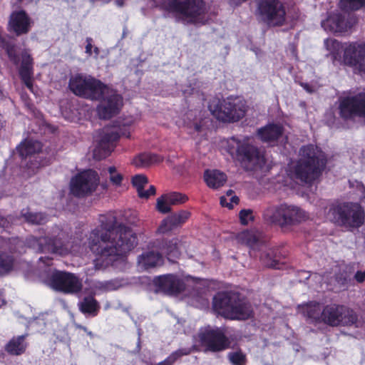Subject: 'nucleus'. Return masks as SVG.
Here are the masks:
<instances>
[{
    "label": "nucleus",
    "instance_id": "nucleus-1",
    "mask_svg": "<svg viewBox=\"0 0 365 365\" xmlns=\"http://www.w3.org/2000/svg\"><path fill=\"white\" fill-rule=\"evenodd\" d=\"M100 228L93 230L89 237V247L96 255L93 260L96 269L109 265L118 269L125 268V254L137 245V237L130 229L108 213L99 217Z\"/></svg>",
    "mask_w": 365,
    "mask_h": 365
},
{
    "label": "nucleus",
    "instance_id": "nucleus-2",
    "mask_svg": "<svg viewBox=\"0 0 365 365\" xmlns=\"http://www.w3.org/2000/svg\"><path fill=\"white\" fill-rule=\"evenodd\" d=\"M68 87L78 96L101 100L98 106V113L101 118H112L118 113L123 106V98L120 94L90 76L76 74L71 76Z\"/></svg>",
    "mask_w": 365,
    "mask_h": 365
},
{
    "label": "nucleus",
    "instance_id": "nucleus-3",
    "mask_svg": "<svg viewBox=\"0 0 365 365\" xmlns=\"http://www.w3.org/2000/svg\"><path fill=\"white\" fill-rule=\"evenodd\" d=\"M302 312L312 323H321L331 326H354L358 327L360 322L356 313L351 309L337 304L322 307L317 302H309L302 307Z\"/></svg>",
    "mask_w": 365,
    "mask_h": 365
},
{
    "label": "nucleus",
    "instance_id": "nucleus-4",
    "mask_svg": "<svg viewBox=\"0 0 365 365\" xmlns=\"http://www.w3.org/2000/svg\"><path fill=\"white\" fill-rule=\"evenodd\" d=\"M292 178L298 183H311L319 177L326 165L324 153L314 145L302 146Z\"/></svg>",
    "mask_w": 365,
    "mask_h": 365
},
{
    "label": "nucleus",
    "instance_id": "nucleus-5",
    "mask_svg": "<svg viewBox=\"0 0 365 365\" xmlns=\"http://www.w3.org/2000/svg\"><path fill=\"white\" fill-rule=\"evenodd\" d=\"M213 309L231 319L245 320L252 316L251 304L237 293L219 292L213 297Z\"/></svg>",
    "mask_w": 365,
    "mask_h": 365
},
{
    "label": "nucleus",
    "instance_id": "nucleus-6",
    "mask_svg": "<svg viewBox=\"0 0 365 365\" xmlns=\"http://www.w3.org/2000/svg\"><path fill=\"white\" fill-rule=\"evenodd\" d=\"M155 6L173 13L186 23H199L202 20L205 7L202 0H153Z\"/></svg>",
    "mask_w": 365,
    "mask_h": 365
},
{
    "label": "nucleus",
    "instance_id": "nucleus-7",
    "mask_svg": "<svg viewBox=\"0 0 365 365\" xmlns=\"http://www.w3.org/2000/svg\"><path fill=\"white\" fill-rule=\"evenodd\" d=\"M228 145L236 148L237 160L245 170L255 172L264 168L266 164L264 152L250 138L232 137L228 140Z\"/></svg>",
    "mask_w": 365,
    "mask_h": 365
},
{
    "label": "nucleus",
    "instance_id": "nucleus-8",
    "mask_svg": "<svg viewBox=\"0 0 365 365\" xmlns=\"http://www.w3.org/2000/svg\"><path fill=\"white\" fill-rule=\"evenodd\" d=\"M26 245L34 250L58 255H66L73 250L68 235L58 227H55L48 236L36 237L31 236L26 239Z\"/></svg>",
    "mask_w": 365,
    "mask_h": 365
},
{
    "label": "nucleus",
    "instance_id": "nucleus-9",
    "mask_svg": "<svg viewBox=\"0 0 365 365\" xmlns=\"http://www.w3.org/2000/svg\"><path fill=\"white\" fill-rule=\"evenodd\" d=\"M327 220L346 228H356L364 222V212L357 203L331 204L326 213Z\"/></svg>",
    "mask_w": 365,
    "mask_h": 365
},
{
    "label": "nucleus",
    "instance_id": "nucleus-10",
    "mask_svg": "<svg viewBox=\"0 0 365 365\" xmlns=\"http://www.w3.org/2000/svg\"><path fill=\"white\" fill-rule=\"evenodd\" d=\"M40 277L49 287L64 294H76L83 288L82 279L71 272L46 268Z\"/></svg>",
    "mask_w": 365,
    "mask_h": 365
},
{
    "label": "nucleus",
    "instance_id": "nucleus-11",
    "mask_svg": "<svg viewBox=\"0 0 365 365\" xmlns=\"http://www.w3.org/2000/svg\"><path fill=\"white\" fill-rule=\"evenodd\" d=\"M209 110L218 120L232 122L243 118L247 110L245 102L239 98H227L220 101L214 99L209 104Z\"/></svg>",
    "mask_w": 365,
    "mask_h": 365
},
{
    "label": "nucleus",
    "instance_id": "nucleus-12",
    "mask_svg": "<svg viewBox=\"0 0 365 365\" xmlns=\"http://www.w3.org/2000/svg\"><path fill=\"white\" fill-rule=\"evenodd\" d=\"M264 217L270 223L285 227L300 223L308 217L304 210L297 206L282 204L267 210Z\"/></svg>",
    "mask_w": 365,
    "mask_h": 365
},
{
    "label": "nucleus",
    "instance_id": "nucleus-13",
    "mask_svg": "<svg viewBox=\"0 0 365 365\" xmlns=\"http://www.w3.org/2000/svg\"><path fill=\"white\" fill-rule=\"evenodd\" d=\"M256 15L269 26H282L286 19V11L280 0H257Z\"/></svg>",
    "mask_w": 365,
    "mask_h": 365
},
{
    "label": "nucleus",
    "instance_id": "nucleus-14",
    "mask_svg": "<svg viewBox=\"0 0 365 365\" xmlns=\"http://www.w3.org/2000/svg\"><path fill=\"white\" fill-rule=\"evenodd\" d=\"M240 239L249 246L253 251L262 252L259 258L264 264L268 267L280 269L278 260L273 257L272 250H267L266 240L262 232L259 231H247L241 233Z\"/></svg>",
    "mask_w": 365,
    "mask_h": 365
},
{
    "label": "nucleus",
    "instance_id": "nucleus-15",
    "mask_svg": "<svg viewBox=\"0 0 365 365\" xmlns=\"http://www.w3.org/2000/svg\"><path fill=\"white\" fill-rule=\"evenodd\" d=\"M99 185L98 173L93 170L83 171L71 180V193L77 197L91 195Z\"/></svg>",
    "mask_w": 365,
    "mask_h": 365
},
{
    "label": "nucleus",
    "instance_id": "nucleus-16",
    "mask_svg": "<svg viewBox=\"0 0 365 365\" xmlns=\"http://www.w3.org/2000/svg\"><path fill=\"white\" fill-rule=\"evenodd\" d=\"M198 339L204 351L218 352L227 349L229 341L223 331L217 327L207 326L198 332Z\"/></svg>",
    "mask_w": 365,
    "mask_h": 365
},
{
    "label": "nucleus",
    "instance_id": "nucleus-17",
    "mask_svg": "<svg viewBox=\"0 0 365 365\" xmlns=\"http://www.w3.org/2000/svg\"><path fill=\"white\" fill-rule=\"evenodd\" d=\"M346 64L354 68L356 73L365 78V42H354L344 49Z\"/></svg>",
    "mask_w": 365,
    "mask_h": 365
},
{
    "label": "nucleus",
    "instance_id": "nucleus-18",
    "mask_svg": "<svg viewBox=\"0 0 365 365\" xmlns=\"http://www.w3.org/2000/svg\"><path fill=\"white\" fill-rule=\"evenodd\" d=\"M120 137L117 128H105L96 137V145L93 150V158L101 160L107 157L113 149V143Z\"/></svg>",
    "mask_w": 365,
    "mask_h": 365
},
{
    "label": "nucleus",
    "instance_id": "nucleus-19",
    "mask_svg": "<svg viewBox=\"0 0 365 365\" xmlns=\"http://www.w3.org/2000/svg\"><path fill=\"white\" fill-rule=\"evenodd\" d=\"M339 108L344 119H351L356 116L365 118V93L343 98Z\"/></svg>",
    "mask_w": 365,
    "mask_h": 365
},
{
    "label": "nucleus",
    "instance_id": "nucleus-20",
    "mask_svg": "<svg viewBox=\"0 0 365 365\" xmlns=\"http://www.w3.org/2000/svg\"><path fill=\"white\" fill-rule=\"evenodd\" d=\"M322 27L328 32L343 33L347 31L352 24L345 16L340 14H331L322 21Z\"/></svg>",
    "mask_w": 365,
    "mask_h": 365
},
{
    "label": "nucleus",
    "instance_id": "nucleus-21",
    "mask_svg": "<svg viewBox=\"0 0 365 365\" xmlns=\"http://www.w3.org/2000/svg\"><path fill=\"white\" fill-rule=\"evenodd\" d=\"M188 200L187 195L177 192L164 194L157 199L156 209L163 214L170 212L171 206L185 203Z\"/></svg>",
    "mask_w": 365,
    "mask_h": 365
},
{
    "label": "nucleus",
    "instance_id": "nucleus-22",
    "mask_svg": "<svg viewBox=\"0 0 365 365\" xmlns=\"http://www.w3.org/2000/svg\"><path fill=\"white\" fill-rule=\"evenodd\" d=\"M31 28V19L24 11L11 13L9 21V29L17 36L27 34Z\"/></svg>",
    "mask_w": 365,
    "mask_h": 365
},
{
    "label": "nucleus",
    "instance_id": "nucleus-23",
    "mask_svg": "<svg viewBox=\"0 0 365 365\" xmlns=\"http://www.w3.org/2000/svg\"><path fill=\"white\" fill-rule=\"evenodd\" d=\"M155 283L163 292L168 294L180 293L185 289L184 282L173 274L160 276Z\"/></svg>",
    "mask_w": 365,
    "mask_h": 365
},
{
    "label": "nucleus",
    "instance_id": "nucleus-24",
    "mask_svg": "<svg viewBox=\"0 0 365 365\" xmlns=\"http://www.w3.org/2000/svg\"><path fill=\"white\" fill-rule=\"evenodd\" d=\"M190 213L186 210H181L178 213L171 215L164 219L159 227L158 232L161 234L171 231L175 227L185 223L189 218Z\"/></svg>",
    "mask_w": 365,
    "mask_h": 365
},
{
    "label": "nucleus",
    "instance_id": "nucleus-25",
    "mask_svg": "<svg viewBox=\"0 0 365 365\" xmlns=\"http://www.w3.org/2000/svg\"><path fill=\"white\" fill-rule=\"evenodd\" d=\"M283 134V128L278 124H269L257 130L260 140L267 143H274Z\"/></svg>",
    "mask_w": 365,
    "mask_h": 365
},
{
    "label": "nucleus",
    "instance_id": "nucleus-26",
    "mask_svg": "<svg viewBox=\"0 0 365 365\" xmlns=\"http://www.w3.org/2000/svg\"><path fill=\"white\" fill-rule=\"evenodd\" d=\"M155 247L160 250L162 255H166L168 259L170 261H174V259L178 258L181 253V244L178 239L158 242Z\"/></svg>",
    "mask_w": 365,
    "mask_h": 365
},
{
    "label": "nucleus",
    "instance_id": "nucleus-27",
    "mask_svg": "<svg viewBox=\"0 0 365 365\" xmlns=\"http://www.w3.org/2000/svg\"><path fill=\"white\" fill-rule=\"evenodd\" d=\"M138 262L142 268L148 269L160 265L163 263V256L159 251H146L138 256Z\"/></svg>",
    "mask_w": 365,
    "mask_h": 365
},
{
    "label": "nucleus",
    "instance_id": "nucleus-28",
    "mask_svg": "<svg viewBox=\"0 0 365 365\" xmlns=\"http://www.w3.org/2000/svg\"><path fill=\"white\" fill-rule=\"evenodd\" d=\"M41 143L39 141L29 139L22 143L17 150L22 158H29V161L32 162V158L36 160L37 158L34 155L41 151Z\"/></svg>",
    "mask_w": 365,
    "mask_h": 365
},
{
    "label": "nucleus",
    "instance_id": "nucleus-29",
    "mask_svg": "<svg viewBox=\"0 0 365 365\" xmlns=\"http://www.w3.org/2000/svg\"><path fill=\"white\" fill-rule=\"evenodd\" d=\"M19 74L26 87L31 89L32 83L31 79L33 74L32 59L27 53H22Z\"/></svg>",
    "mask_w": 365,
    "mask_h": 365
},
{
    "label": "nucleus",
    "instance_id": "nucleus-30",
    "mask_svg": "<svg viewBox=\"0 0 365 365\" xmlns=\"http://www.w3.org/2000/svg\"><path fill=\"white\" fill-rule=\"evenodd\" d=\"M204 178L207 185L215 189L222 186L227 180L225 174L217 170H206Z\"/></svg>",
    "mask_w": 365,
    "mask_h": 365
},
{
    "label": "nucleus",
    "instance_id": "nucleus-31",
    "mask_svg": "<svg viewBox=\"0 0 365 365\" xmlns=\"http://www.w3.org/2000/svg\"><path fill=\"white\" fill-rule=\"evenodd\" d=\"M25 336L13 337L5 346V350L11 355L19 356L24 354L26 349Z\"/></svg>",
    "mask_w": 365,
    "mask_h": 365
},
{
    "label": "nucleus",
    "instance_id": "nucleus-32",
    "mask_svg": "<svg viewBox=\"0 0 365 365\" xmlns=\"http://www.w3.org/2000/svg\"><path fill=\"white\" fill-rule=\"evenodd\" d=\"M163 158L158 155L152 153H142L133 160V164L138 168H147L150 165L161 162Z\"/></svg>",
    "mask_w": 365,
    "mask_h": 365
},
{
    "label": "nucleus",
    "instance_id": "nucleus-33",
    "mask_svg": "<svg viewBox=\"0 0 365 365\" xmlns=\"http://www.w3.org/2000/svg\"><path fill=\"white\" fill-rule=\"evenodd\" d=\"M127 284V280L123 278H116L110 280L99 282L96 284V288L103 292H111L117 290Z\"/></svg>",
    "mask_w": 365,
    "mask_h": 365
},
{
    "label": "nucleus",
    "instance_id": "nucleus-34",
    "mask_svg": "<svg viewBox=\"0 0 365 365\" xmlns=\"http://www.w3.org/2000/svg\"><path fill=\"white\" fill-rule=\"evenodd\" d=\"M78 307L81 312L92 316H96L99 309L97 301L91 296L85 297L82 301L78 303Z\"/></svg>",
    "mask_w": 365,
    "mask_h": 365
},
{
    "label": "nucleus",
    "instance_id": "nucleus-35",
    "mask_svg": "<svg viewBox=\"0 0 365 365\" xmlns=\"http://www.w3.org/2000/svg\"><path fill=\"white\" fill-rule=\"evenodd\" d=\"M21 216L24 217L26 222L32 225L44 224L48 220L46 215L42 212H30L29 210H23L21 212Z\"/></svg>",
    "mask_w": 365,
    "mask_h": 365
},
{
    "label": "nucleus",
    "instance_id": "nucleus-36",
    "mask_svg": "<svg viewBox=\"0 0 365 365\" xmlns=\"http://www.w3.org/2000/svg\"><path fill=\"white\" fill-rule=\"evenodd\" d=\"M324 46L327 50L329 51L333 59H336L342 50L341 43L337 40L333 38L326 39L324 41Z\"/></svg>",
    "mask_w": 365,
    "mask_h": 365
},
{
    "label": "nucleus",
    "instance_id": "nucleus-37",
    "mask_svg": "<svg viewBox=\"0 0 365 365\" xmlns=\"http://www.w3.org/2000/svg\"><path fill=\"white\" fill-rule=\"evenodd\" d=\"M190 349H186V348L180 349L173 352L164 361H163L155 365H173L181 356L188 355V354H190Z\"/></svg>",
    "mask_w": 365,
    "mask_h": 365
},
{
    "label": "nucleus",
    "instance_id": "nucleus-38",
    "mask_svg": "<svg viewBox=\"0 0 365 365\" xmlns=\"http://www.w3.org/2000/svg\"><path fill=\"white\" fill-rule=\"evenodd\" d=\"M365 6V0H340V7L344 11H355Z\"/></svg>",
    "mask_w": 365,
    "mask_h": 365
},
{
    "label": "nucleus",
    "instance_id": "nucleus-39",
    "mask_svg": "<svg viewBox=\"0 0 365 365\" xmlns=\"http://www.w3.org/2000/svg\"><path fill=\"white\" fill-rule=\"evenodd\" d=\"M12 256L6 253L0 254V275L8 273L13 267Z\"/></svg>",
    "mask_w": 365,
    "mask_h": 365
},
{
    "label": "nucleus",
    "instance_id": "nucleus-40",
    "mask_svg": "<svg viewBox=\"0 0 365 365\" xmlns=\"http://www.w3.org/2000/svg\"><path fill=\"white\" fill-rule=\"evenodd\" d=\"M227 359L232 365H245L247 361L246 355L241 351L229 352Z\"/></svg>",
    "mask_w": 365,
    "mask_h": 365
},
{
    "label": "nucleus",
    "instance_id": "nucleus-41",
    "mask_svg": "<svg viewBox=\"0 0 365 365\" xmlns=\"http://www.w3.org/2000/svg\"><path fill=\"white\" fill-rule=\"evenodd\" d=\"M132 183L136 188L138 194L139 195L148 184V178L143 175H136L133 177Z\"/></svg>",
    "mask_w": 365,
    "mask_h": 365
},
{
    "label": "nucleus",
    "instance_id": "nucleus-42",
    "mask_svg": "<svg viewBox=\"0 0 365 365\" xmlns=\"http://www.w3.org/2000/svg\"><path fill=\"white\" fill-rule=\"evenodd\" d=\"M108 173H109V178L110 182L115 185H119L121 183V181L123 180V176L121 174L118 173L116 171V169L115 167H110L108 168Z\"/></svg>",
    "mask_w": 365,
    "mask_h": 365
},
{
    "label": "nucleus",
    "instance_id": "nucleus-43",
    "mask_svg": "<svg viewBox=\"0 0 365 365\" xmlns=\"http://www.w3.org/2000/svg\"><path fill=\"white\" fill-rule=\"evenodd\" d=\"M253 218L252 211L251 210H242L240 212V219L241 223L247 225Z\"/></svg>",
    "mask_w": 365,
    "mask_h": 365
},
{
    "label": "nucleus",
    "instance_id": "nucleus-44",
    "mask_svg": "<svg viewBox=\"0 0 365 365\" xmlns=\"http://www.w3.org/2000/svg\"><path fill=\"white\" fill-rule=\"evenodd\" d=\"M18 220L19 219L17 217H14L11 215L6 218L0 215V227H7L11 224H16L18 223Z\"/></svg>",
    "mask_w": 365,
    "mask_h": 365
},
{
    "label": "nucleus",
    "instance_id": "nucleus-45",
    "mask_svg": "<svg viewBox=\"0 0 365 365\" xmlns=\"http://www.w3.org/2000/svg\"><path fill=\"white\" fill-rule=\"evenodd\" d=\"M155 194V187L153 185H150L146 190L144 189L140 192L138 196L141 198H148L150 196Z\"/></svg>",
    "mask_w": 365,
    "mask_h": 365
},
{
    "label": "nucleus",
    "instance_id": "nucleus-46",
    "mask_svg": "<svg viewBox=\"0 0 365 365\" xmlns=\"http://www.w3.org/2000/svg\"><path fill=\"white\" fill-rule=\"evenodd\" d=\"M38 262H39L38 267L40 268H43V265L48 267L51 264L52 258H51L49 257H41L38 259Z\"/></svg>",
    "mask_w": 365,
    "mask_h": 365
},
{
    "label": "nucleus",
    "instance_id": "nucleus-47",
    "mask_svg": "<svg viewBox=\"0 0 365 365\" xmlns=\"http://www.w3.org/2000/svg\"><path fill=\"white\" fill-rule=\"evenodd\" d=\"M226 197L230 198V201H231V202L237 204L239 202L238 197L234 195V192L232 190H228L227 191Z\"/></svg>",
    "mask_w": 365,
    "mask_h": 365
},
{
    "label": "nucleus",
    "instance_id": "nucleus-48",
    "mask_svg": "<svg viewBox=\"0 0 365 365\" xmlns=\"http://www.w3.org/2000/svg\"><path fill=\"white\" fill-rule=\"evenodd\" d=\"M230 200L229 197H227L226 196H222L220 197V204L222 207H227L230 209L232 208V203L231 201L230 202H228Z\"/></svg>",
    "mask_w": 365,
    "mask_h": 365
},
{
    "label": "nucleus",
    "instance_id": "nucleus-49",
    "mask_svg": "<svg viewBox=\"0 0 365 365\" xmlns=\"http://www.w3.org/2000/svg\"><path fill=\"white\" fill-rule=\"evenodd\" d=\"M354 278L356 279V280L358 282H365V271L364 272H361V271H358L355 275H354Z\"/></svg>",
    "mask_w": 365,
    "mask_h": 365
},
{
    "label": "nucleus",
    "instance_id": "nucleus-50",
    "mask_svg": "<svg viewBox=\"0 0 365 365\" xmlns=\"http://www.w3.org/2000/svg\"><path fill=\"white\" fill-rule=\"evenodd\" d=\"M301 86L309 93L315 92V87L307 83H301Z\"/></svg>",
    "mask_w": 365,
    "mask_h": 365
},
{
    "label": "nucleus",
    "instance_id": "nucleus-51",
    "mask_svg": "<svg viewBox=\"0 0 365 365\" xmlns=\"http://www.w3.org/2000/svg\"><path fill=\"white\" fill-rule=\"evenodd\" d=\"M86 43H87V45L86 46V53L88 55V56H91L92 54V48H93V46H92V38H90V37H88L86 38Z\"/></svg>",
    "mask_w": 365,
    "mask_h": 365
},
{
    "label": "nucleus",
    "instance_id": "nucleus-52",
    "mask_svg": "<svg viewBox=\"0 0 365 365\" xmlns=\"http://www.w3.org/2000/svg\"><path fill=\"white\" fill-rule=\"evenodd\" d=\"M356 188L361 193V198H365V186L361 182H357Z\"/></svg>",
    "mask_w": 365,
    "mask_h": 365
},
{
    "label": "nucleus",
    "instance_id": "nucleus-53",
    "mask_svg": "<svg viewBox=\"0 0 365 365\" xmlns=\"http://www.w3.org/2000/svg\"><path fill=\"white\" fill-rule=\"evenodd\" d=\"M207 304V300L202 297H200V300H199V304H195V306H206Z\"/></svg>",
    "mask_w": 365,
    "mask_h": 365
},
{
    "label": "nucleus",
    "instance_id": "nucleus-54",
    "mask_svg": "<svg viewBox=\"0 0 365 365\" xmlns=\"http://www.w3.org/2000/svg\"><path fill=\"white\" fill-rule=\"evenodd\" d=\"M125 1L126 0H114V3L118 7H123Z\"/></svg>",
    "mask_w": 365,
    "mask_h": 365
},
{
    "label": "nucleus",
    "instance_id": "nucleus-55",
    "mask_svg": "<svg viewBox=\"0 0 365 365\" xmlns=\"http://www.w3.org/2000/svg\"><path fill=\"white\" fill-rule=\"evenodd\" d=\"M128 222L131 225H135L137 223L136 217L133 216L131 219H129Z\"/></svg>",
    "mask_w": 365,
    "mask_h": 365
},
{
    "label": "nucleus",
    "instance_id": "nucleus-56",
    "mask_svg": "<svg viewBox=\"0 0 365 365\" xmlns=\"http://www.w3.org/2000/svg\"><path fill=\"white\" fill-rule=\"evenodd\" d=\"M94 53H95V58H97L98 56L99 55L100 51L98 47H94Z\"/></svg>",
    "mask_w": 365,
    "mask_h": 365
},
{
    "label": "nucleus",
    "instance_id": "nucleus-57",
    "mask_svg": "<svg viewBox=\"0 0 365 365\" xmlns=\"http://www.w3.org/2000/svg\"><path fill=\"white\" fill-rule=\"evenodd\" d=\"M200 128H201V126H200V124H198V123H195V130L196 131H200Z\"/></svg>",
    "mask_w": 365,
    "mask_h": 365
},
{
    "label": "nucleus",
    "instance_id": "nucleus-58",
    "mask_svg": "<svg viewBox=\"0 0 365 365\" xmlns=\"http://www.w3.org/2000/svg\"><path fill=\"white\" fill-rule=\"evenodd\" d=\"M5 303L4 302V299H1L0 298V307H1L2 305H4Z\"/></svg>",
    "mask_w": 365,
    "mask_h": 365
},
{
    "label": "nucleus",
    "instance_id": "nucleus-59",
    "mask_svg": "<svg viewBox=\"0 0 365 365\" xmlns=\"http://www.w3.org/2000/svg\"><path fill=\"white\" fill-rule=\"evenodd\" d=\"M346 281H347V277H345L344 278V281L342 282V283L344 284V283L345 282H346Z\"/></svg>",
    "mask_w": 365,
    "mask_h": 365
},
{
    "label": "nucleus",
    "instance_id": "nucleus-60",
    "mask_svg": "<svg viewBox=\"0 0 365 365\" xmlns=\"http://www.w3.org/2000/svg\"><path fill=\"white\" fill-rule=\"evenodd\" d=\"M81 329H83L85 331L87 332V329L84 327H81Z\"/></svg>",
    "mask_w": 365,
    "mask_h": 365
},
{
    "label": "nucleus",
    "instance_id": "nucleus-61",
    "mask_svg": "<svg viewBox=\"0 0 365 365\" xmlns=\"http://www.w3.org/2000/svg\"><path fill=\"white\" fill-rule=\"evenodd\" d=\"M140 339H138V348L140 349Z\"/></svg>",
    "mask_w": 365,
    "mask_h": 365
},
{
    "label": "nucleus",
    "instance_id": "nucleus-62",
    "mask_svg": "<svg viewBox=\"0 0 365 365\" xmlns=\"http://www.w3.org/2000/svg\"><path fill=\"white\" fill-rule=\"evenodd\" d=\"M102 187H103V188H106V187H107L106 185V184H104V183H103V184H102Z\"/></svg>",
    "mask_w": 365,
    "mask_h": 365
},
{
    "label": "nucleus",
    "instance_id": "nucleus-63",
    "mask_svg": "<svg viewBox=\"0 0 365 365\" xmlns=\"http://www.w3.org/2000/svg\"><path fill=\"white\" fill-rule=\"evenodd\" d=\"M87 334H88L89 336H92V332H91V331H87Z\"/></svg>",
    "mask_w": 365,
    "mask_h": 365
},
{
    "label": "nucleus",
    "instance_id": "nucleus-64",
    "mask_svg": "<svg viewBox=\"0 0 365 365\" xmlns=\"http://www.w3.org/2000/svg\"><path fill=\"white\" fill-rule=\"evenodd\" d=\"M40 165H41V164L38 163H37V165H35L34 167H36V168H38V166H40Z\"/></svg>",
    "mask_w": 365,
    "mask_h": 365
}]
</instances>
